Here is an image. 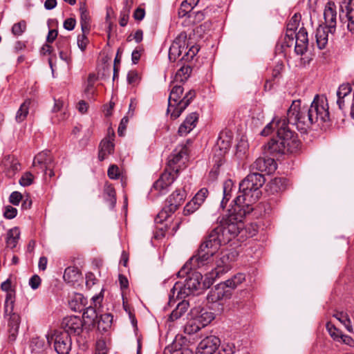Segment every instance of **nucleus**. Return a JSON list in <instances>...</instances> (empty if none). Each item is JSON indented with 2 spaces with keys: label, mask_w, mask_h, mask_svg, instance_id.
Returning <instances> with one entry per match:
<instances>
[{
  "label": "nucleus",
  "mask_w": 354,
  "mask_h": 354,
  "mask_svg": "<svg viewBox=\"0 0 354 354\" xmlns=\"http://www.w3.org/2000/svg\"><path fill=\"white\" fill-rule=\"evenodd\" d=\"M334 317L345 326L348 331H353L352 322L346 313L343 312H337L334 315Z\"/></svg>",
  "instance_id": "41"
},
{
  "label": "nucleus",
  "mask_w": 354,
  "mask_h": 354,
  "mask_svg": "<svg viewBox=\"0 0 354 354\" xmlns=\"http://www.w3.org/2000/svg\"><path fill=\"white\" fill-rule=\"evenodd\" d=\"M217 147L219 148L221 153L220 156L225 153L227 150L230 147V141L229 139L225 140L222 136H220L217 141Z\"/></svg>",
  "instance_id": "50"
},
{
  "label": "nucleus",
  "mask_w": 354,
  "mask_h": 354,
  "mask_svg": "<svg viewBox=\"0 0 354 354\" xmlns=\"http://www.w3.org/2000/svg\"><path fill=\"white\" fill-rule=\"evenodd\" d=\"M87 34L88 33H84L82 32V34L78 35L77 37V46L82 51H84L86 50L88 44V39L86 37Z\"/></svg>",
  "instance_id": "55"
},
{
  "label": "nucleus",
  "mask_w": 354,
  "mask_h": 354,
  "mask_svg": "<svg viewBox=\"0 0 354 354\" xmlns=\"http://www.w3.org/2000/svg\"><path fill=\"white\" fill-rule=\"evenodd\" d=\"M17 209L12 206L6 207L5 212L3 213V216L8 219H12L17 216Z\"/></svg>",
  "instance_id": "62"
},
{
  "label": "nucleus",
  "mask_w": 354,
  "mask_h": 354,
  "mask_svg": "<svg viewBox=\"0 0 354 354\" xmlns=\"http://www.w3.org/2000/svg\"><path fill=\"white\" fill-rule=\"evenodd\" d=\"M265 178L258 172L248 174L239 183V192L234 200V203L241 205L252 207L261 195V187L265 183Z\"/></svg>",
  "instance_id": "2"
},
{
  "label": "nucleus",
  "mask_w": 354,
  "mask_h": 354,
  "mask_svg": "<svg viewBox=\"0 0 354 354\" xmlns=\"http://www.w3.org/2000/svg\"><path fill=\"white\" fill-rule=\"evenodd\" d=\"M97 80V77L94 73H90L88 76L87 81L85 84L84 93L88 96L93 95L95 93L94 86Z\"/></svg>",
  "instance_id": "39"
},
{
  "label": "nucleus",
  "mask_w": 354,
  "mask_h": 354,
  "mask_svg": "<svg viewBox=\"0 0 354 354\" xmlns=\"http://www.w3.org/2000/svg\"><path fill=\"white\" fill-rule=\"evenodd\" d=\"M113 322V316L109 313L101 315L96 319V324L99 330L106 331L111 327Z\"/></svg>",
  "instance_id": "31"
},
{
  "label": "nucleus",
  "mask_w": 354,
  "mask_h": 354,
  "mask_svg": "<svg viewBox=\"0 0 354 354\" xmlns=\"http://www.w3.org/2000/svg\"><path fill=\"white\" fill-rule=\"evenodd\" d=\"M183 93V88L181 86H174L168 100L167 113H171L172 119L178 118L190 102L195 97V91H189L183 99H180Z\"/></svg>",
  "instance_id": "5"
},
{
  "label": "nucleus",
  "mask_w": 354,
  "mask_h": 354,
  "mask_svg": "<svg viewBox=\"0 0 354 354\" xmlns=\"http://www.w3.org/2000/svg\"><path fill=\"white\" fill-rule=\"evenodd\" d=\"M50 344L48 343L46 344L44 339L35 338L32 341V349L35 353H40L48 347Z\"/></svg>",
  "instance_id": "45"
},
{
  "label": "nucleus",
  "mask_w": 354,
  "mask_h": 354,
  "mask_svg": "<svg viewBox=\"0 0 354 354\" xmlns=\"http://www.w3.org/2000/svg\"><path fill=\"white\" fill-rule=\"evenodd\" d=\"M140 77L136 71H130L127 74V81L130 84H136L140 82Z\"/></svg>",
  "instance_id": "59"
},
{
  "label": "nucleus",
  "mask_w": 354,
  "mask_h": 354,
  "mask_svg": "<svg viewBox=\"0 0 354 354\" xmlns=\"http://www.w3.org/2000/svg\"><path fill=\"white\" fill-rule=\"evenodd\" d=\"M269 186L274 192H281L286 187L285 179L281 178H275L270 183Z\"/></svg>",
  "instance_id": "44"
},
{
  "label": "nucleus",
  "mask_w": 354,
  "mask_h": 354,
  "mask_svg": "<svg viewBox=\"0 0 354 354\" xmlns=\"http://www.w3.org/2000/svg\"><path fill=\"white\" fill-rule=\"evenodd\" d=\"M31 104V100H25L20 106L19 109H18L15 120L17 122H21L26 118L28 113H29V109L30 106Z\"/></svg>",
  "instance_id": "37"
},
{
  "label": "nucleus",
  "mask_w": 354,
  "mask_h": 354,
  "mask_svg": "<svg viewBox=\"0 0 354 354\" xmlns=\"http://www.w3.org/2000/svg\"><path fill=\"white\" fill-rule=\"evenodd\" d=\"M201 328H203L198 322H196V319L195 318L190 320L185 326V333L187 334H194L197 333Z\"/></svg>",
  "instance_id": "46"
},
{
  "label": "nucleus",
  "mask_w": 354,
  "mask_h": 354,
  "mask_svg": "<svg viewBox=\"0 0 354 354\" xmlns=\"http://www.w3.org/2000/svg\"><path fill=\"white\" fill-rule=\"evenodd\" d=\"M245 280V274L243 273H238L233 276L231 279L223 282V283L226 286L227 288L234 289L242 283Z\"/></svg>",
  "instance_id": "38"
},
{
  "label": "nucleus",
  "mask_w": 354,
  "mask_h": 354,
  "mask_svg": "<svg viewBox=\"0 0 354 354\" xmlns=\"http://www.w3.org/2000/svg\"><path fill=\"white\" fill-rule=\"evenodd\" d=\"M62 327L64 329L62 332H67L68 335H80L82 330L83 322L77 316L66 317L62 320Z\"/></svg>",
  "instance_id": "16"
},
{
  "label": "nucleus",
  "mask_w": 354,
  "mask_h": 354,
  "mask_svg": "<svg viewBox=\"0 0 354 354\" xmlns=\"http://www.w3.org/2000/svg\"><path fill=\"white\" fill-rule=\"evenodd\" d=\"M326 328L331 337L335 341L340 342V339L343 335L342 331L338 330L336 327H335L333 324L330 323L327 324Z\"/></svg>",
  "instance_id": "47"
},
{
  "label": "nucleus",
  "mask_w": 354,
  "mask_h": 354,
  "mask_svg": "<svg viewBox=\"0 0 354 354\" xmlns=\"http://www.w3.org/2000/svg\"><path fill=\"white\" fill-rule=\"evenodd\" d=\"M208 195V190L206 188L201 189L194 196L193 199L201 206Z\"/></svg>",
  "instance_id": "52"
},
{
  "label": "nucleus",
  "mask_w": 354,
  "mask_h": 354,
  "mask_svg": "<svg viewBox=\"0 0 354 354\" xmlns=\"http://www.w3.org/2000/svg\"><path fill=\"white\" fill-rule=\"evenodd\" d=\"M268 148L271 153H286L283 135L277 133V137L268 143Z\"/></svg>",
  "instance_id": "26"
},
{
  "label": "nucleus",
  "mask_w": 354,
  "mask_h": 354,
  "mask_svg": "<svg viewBox=\"0 0 354 354\" xmlns=\"http://www.w3.org/2000/svg\"><path fill=\"white\" fill-rule=\"evenodd\" d=\"M97 317L95 309L89 306L84 310L82 318L84 319V324H88L89 326H94L96 325V319H97Z\"/></svg>",
  "instance_id": "34"
},
{
  "label": "nucleus",
  "mask_w": 354,
  "mask_h": 354,
  "mask_svg": "<svg viewBox=\"0 0 354 354\" xmlns=\"http://www.w3.org/2000/svg\"><path fill=\"white\" fill-rule=\"evenodd\" d=\"M48 344L54 342V348L58 354H69L72 348V340L67 332L54 330L46 335Z\"/></svg>",
  "instance_id": "9"
},
{
  "label": "nucleus",
  "mask_w": 354,
  "mask_h": 354,
  "mask_svg": "<svg viewBox=\"0 0 354 354\" xmlns=\"http://www.w3.org/2000/svg\"><path fill=\"white\" fill-rule=\"evenodd\" d=\"M26 29V23L25 21H21L18 23L15 24L12 27V33L16 36L19 37L21 35Z\"/></svg>",
  "instance_id": "48"
},
{
  "label": "nucleus",
  "mask_w": 354,
  "mask_h": 354,
  "mask_svg": "<svg viewBox=\"0 0 354 354\" xmlns=\"http://www.w3.org/2000/svg\"><path fill=\"white\" fill-rule=\"evenodd\" d=\"M109 348L104 339H99L96 342L95 354H107Z\"/></svg>",
  "instance_id": "56"
},
{
  "label": "nucleus",
  "mask_w": 354,
  "mask_h": 354,
  "mask_svg": "<svg viewBox=\"0 0 354 354\" xmlns=\"http://www.w3.org/2000/svg\"><path fill=\"white\" fill-rule=\"evenodd\" d=\"M187 159V149L185 147H181L180 150L174 151L169 158L167 169L178 175L181 165L185 164Z\"/></svg>",
  "instance_id": "13"
},
{
  "label": "nucleus",
  "mask_w": 354,
  "mask_h": 354,
  "mask_svg": "<svg viewBox=\"0 0 354 354\" xmlns=\"http://www.w3.org/2000/svg\"><path fill=\"white\" fill-rule=\"evenodd\" d=\"M226 286L223 283H221L214 289H212L207 295V300L209 302L216 303L221 301L224 298H228L230 296L229 290H225Z\"/></svg>",
  "instance_id": "22"
},
{
  "label": "nucleus",
  "mask_w": 354,
  "mask_h": 354,
  "mask_svg": "<svg viewBox=\"0 0 354 354\" xmlns=\"http://www.w3.org/2000/svg\"><path fill=\"white\" fill-rule=\"evenodd\" d=\"M234 257V255L232 252H222L216 257L214 268L205 274V279H204L205 288H209L216 278L231 270Z\"/></svg>",
  "instance_id": "7"
},
{
  "label": "nucleus",
  "mask_w": 354,
  "mask_h": 354,
  "mask_svg": "<svg viewBox=\"0 0 354 354\" xmlns=\"http://www.w3.org/2000/svg\"><path fill=\"white\" fill-rule=\"evenodd\" d=\"M198 120V114L196 112L187 116L184 122L180 125L178 133L180 136H187L195 127Z\"/></svg>",
  "instance_id": "23"
},
{
  "label": "nucleus",
  "mask_w": 354,
  "mask_h": 354,
  "mask_svg": "<svg viewBox=\"0 0 354 354\" xmlns=\"http://www.w3.org/2000/svg\"><path fill=\"white\" fill-rule=\"evenodd\" d=\"M288 124L286 119L279 120L277 123L278 133L283 135L286 153H295L300 148L301 142L294 133L288 129Z\"/></svg>",
  "instance_id": "10"
},
{
  "label": "nucleus",
  "mask_w": 354,
  "mask_h": 354,
  "mask_svg": "<svg viewBox=\"0 0 354 354\" xmlns=\"http://www.w3.org/2000/svg\"><path fill=\"white\" fill-rule=\"evenodd\" d=\"M22 198V195L19 192H13L9 198V201L14 205H18Z\"/></svg>",
  "instance_id": "61"
},
{
  "label": "nucleus",
  "mask_w": 354,
  "mask_h": 354,
  "mask_svg": "<svg viewBox=\"0 0 354 354\" xmlns=\"http://www.w3.org/2000/svg\"><path fill=\"white\" fill-rule=\"evenodd\" d=\"M53 165H54V160L48 151L39 153L35 156L32 163L34 167H39L41 169L50 168Z\"/></svg>",
  "instance_id": "25"
},
{
  "label": "nucleus",
  "mask_w": 354,
  "mask_h": 354,
  "mask_svg": "<svg viewBox=\"0 0 354 354\" xmlns=\"http://www.w3.org/2000/svg\"><path fill=\"white\" fill-rule=\"evenodd\" d=\"M87 304L86 299L80 293L75 294L69 301L71 308L74 311H82Z\"/></svg>",
  "instance_id": "32"
},
{
  "label": "nucleus",
  "mask_w": 354,
  "mask_h": 354,
  "mask_svg": "<svg viewBox=\"0 0 354 354\" xmlns=\"http://www.w3.org/2000/svg\"><path fill=\"white\" fill-rule=\"evenodd\" d=\"M107 174L111 179H118L120 176V170L117 165H112L109 167Z\"/></svg>",
  "instance_id": "58"
},
{
  "label": "nucleus",
  "mask_w": 354,
  "mask_h": 354,
  "mask_svg": "<svg viewBox=\"0 0 354 354\" xmlns=\"http://www.w3.org/2000/svg\"><path fill=\"white\" fill-rule=\"evenodd\" d=\"M308 109L317 126H322L329 122L330 113L326 96L316 95Z\"/></svg>",
  "instance_id": "8"
},
{
  "label": "nucleus",
  "mask_w": 354,
  "mask_h": 354,
  "mask_svg": "<svg viewBox=\"0 0 354 354\" xmlns=\"http://www.w3.org/2000/svg\"><path fill=\"white\" fill-rule=\"evenodd\" d=\"M201 206L192 198L184 207L183 214L185 216L195 212Z\"/></svg>",
  "instance_id": "49"
},
{
  "label": "nucleus",
  "mask_w": 354,
  "mask_h": 354,
  "mask_svg": "<svg viewBox=\"0 0 354 354\" xmlns=\"http://www.w3.org/2000/svg\"><path fill=\"white\" fill-rule=\"evenodd\" d=\"M33 175L30 172H26L21 177L19 184L24 187L30 185L33 182Z\"/></svg>",
  "instance_id": "57"
},
{
  "label": "nucleus",
  "mask_w": 354,
  "mask_h": 354,
  "mask_svg": "<svg viewBox=\"0 0 354 354\" xmlns=\"http://www.w3.org/2000/svg\"><path fill=\"white\" fill-rule=\"evenodd\" d=\"M253 171L271 174L277 169V163L272 158H259L250 166Z\"/></svg>",
  "instance_id": "18"
},
{
  "label": "nucleus",
  "mask_w": 354,
  "mask_h": 354,
  "mask_svg": "<svg viewBox=\"0 0 354 354\" xmlns=\"http://www.w3.org/2000/svg\"><path fill=\"white\" fill-rule=\"evenodd\" d=\"M220 346L218 354H233L235 352V346L232 343H223Z\"/></svg>",
  "instance_id": "53"
},
{
  "label": "nucleus",
  "mask_w": 354,
  "mask_h": 354,
  "mask_svg": "<svg viewBox=\"0 0 354 354\" xmlns=\"http://www.w3.org/2000/svg\"><path fill=\"white\" fill-rule=\"evenodd\" d=\"M129 122V118L127 116H124L120 121V123L118 127V133L120 136H123L124 131L127 128V125Z\"/></svg>",
  "instance_id": "63"
},
{
  "label": "nucleus",
  "mask_w": 354,
  "mask_h": 354,
  "mask_svg": "<svg viewBox=\"0 0 354 354\" xmlns=\"http://www.w3.org/2000/svg\"><path fill=\"white\" fill-rule=\"evenodd\" d=\"M328 33H330L327 26H319L315 33V38L317 47L323 49L326 46L328 41Z\"/></svg>",
  "instance_id": "28"
},
{
  "label": "nucleus",
  "mask_w": 354,
  "mask_h": 354,
  "mask_svg": "<svg viewBox=\"0 0 354 354\" xmlns=\"http://www.w3.org/2000/svg\"><path fill=\"white\" fill-rule=\"evenodd\" d=\"M281 120V119H277L276 118H274V120L272 122H270V123H268L265 127V128L263 129V131H261V135L268 136L270 133L271 129L273 128L274 126L278 130V127L277 125V123L279 120Z\"/></svg>",
  "instance_id": "60"
},
{
  "label": "nucleus",
  "mask_w": 354,
  "mask_h": 354,
  "mask_svg": "<svg viewBox=\"0 0 354 354\" xmlns=\"http://www.w3.org/2000/svg\"><path fill=\"white\" fill-rule=\"evenodd\" d=\"M341 10L346 18L347 29L354 34V0H345L341 5Z\"/></svg>",
  "instance_id": "21"
},
{
  "label": "nucleus",
  "mask_w": 354,
  "mask_h": 354,
  "mask_svg": "<svg viewBox=\"0 0 354 354\" xmlns=\"http://www.w3.org/2000/svg\"><path fill=\"white\" fill-rule=\"evenodd\" d=\"M352 91V87L349 84H343L340 85L337 91V104L340 109L345 106V98L350 95Z\"/></svg>",
  "instance_id": "27"
},
{
  "label": "nucleus",
  "mask_w": 354,
  "mask_h": 354,
  "mask_svg": "<svg viewBox=\"0 0 354 354\" xmlns=\"http://www.w3.org/2000/svg\"><path fill=\"white\" fill-rule=\"evenodd\" d=\"M104 193L106 200L109 202L110 205L113 207L116 202L115 189L111 185L106 184L104 187Z\"/></svg>",
  "instance_id": "43"
},
{
  "label": "nucleus",
  "mask_w": 354,
  "mask_h": 354,
  "mask_svg": "<svg viewBox=\"0 0 354 354\" xmlns=\"http://www.w3.org/2000/svg\"><path fill=\"white\" fill-rule=\"evenodd\" d=\"M20 237V230L17 227L9 230L6 236V245L11 249L15 248Z\"/></svg>",
  "instance_id": "30"
},
{
  "label": "nucleus",
  "mask_w": 354,
  "mask_h": 354,
  "mask_svg": "<svg viewBox=\"0 0 354 354\" xmlns=\"http://www.w3.org/2000/svg\"><path fill=\"white\" fill-rule=\"evenodd\" d=\"M115 138L114 131H111V136L103 139L99 146L98 158L100 161L104 160L114 151L113 140Z\"/></svg>",
  "instance_id": "20"
},
{
  "label": "nucleus",
  "mask_w": 354,
  "mask_h": 354,
  "mask_svg": "<svg viewBox=\"0 0 354 354\" xmlns=\"http://www.w3.org/2000/svg\"><path fill=\"white\" fill-rule=\"evenodd\" d=\"M194 318L196 319V322H198L200 326L203 328L214 319V316L212 312L201 308L200 310L197 311V314L195 315Z\"/></svg>",
  "instance_id": "29"
},
{
  "label": "nucleus",
  "mask_w": 354,
  "mask_h": 354,
  "mask_svg": "<svg viewBox=\"0 0 354 354\" xmlns=\"http://www.w3.org/2000/svg\"><path fill=\"white\" fill-rule=\"evenodd\" d=\"M189 308V303L186 301L180 302L176 308L171 312L169 317L170 322H174L180 318L187 310Z\"/></svg>",
  "instance_id": "33"
},
{
  "label": "nucleus",
  "mask_w": 354,
  "mask_h": 354,
  "mask_svg": "<svg viewBox=\"0 0 354 354\" xmlns=\"http://www.w3.org/2000/svg\"><path fill=\"white\" fill-rule=\"evenodd\" d=\"M15 298V293L14 290L6 292L3 315L8 320V340L10 342H14L16 340L21 320L20 316L13 311Z\"/></svg>",
  "instance_id": "6"
},
{
  "label": "nucleus",
  "mask_w": 354,
  "mask_h": 354,
  "mask_svg": "<svg viewBox=\"0 0 354 354\" xmlns=\"http://www.w3.org/2000/svg\"><path fill=\"white\" fill-rule=\"evenodd\" d=\"M199 51L198 46H192L189 48L188 51L185 52L183 56L180 58V60H185L187 62L192 60Z\"/></svg>",
  "instance_id": "51"
},
{
  "label": "nucleus",
  "mask_w": 354,
  "mask_h": 354,
  "mask_svg": "<svg viewBox=\"0 0 354 354\" xmlns=\"http://www.w3.org/2000/svg\"><path fill=\"white\" fill-rule=\"evenodd\" d=\"M286 122L304 131L316 124L308 106H301L300 100H294L287 111Z\"/></svg>",
  "instance_id": "4"
},
{
  "label": "nucleus",
  "mask_w": 354,
  "mask_h": 354,
  "mask_svg": "<svg viewBox=\"0 0 354 354\" xmlns=\"http://www.w3.org/2000/svg\"><path fill=\"white\" fill-rule=\"evenodd\" d=\"M63 278L68 283H74L80 278V273L77 268L70 266L65 269Z\"/></svg>",
  "instance_id": "36"
},
{
  "label": "nucleus",
  "mask_w": 354,
  "mask_h": 354,
  "mask_svg": "<svg viewBox=\"0 0 354 354\" xmlns=\"http://www.w3.org/2000/svg\"><path fill=\"white\" fill-rule=\"evenodd\" d=\"M308 49V44L295 42V51L297 55H304Z\"/></svg>",
  "instance_id": "64"
},
{
  "label": "nucleus",
  "mask_w": 354,
  "mask_h": 354,
  "mask_svg": "<svg viewBox=\"0 0 354 354\" xmlns=\"http://www.w3.org/2000/svg\"><path fill=\"white\" fill-rule=\"evenodd\" d=\"M203 276L200 272H194L191 274L185 281L184 285V294L187 295L194 293L196 290L207 289L204 287V281L201 283Z\"/></svg>",
  "instance_id": "19"
},
{
  "label": "nucleus",
  "mask_w": 354,
  "mask_h": 354,
  "mask_svg": "<svg viewBox=\"0 0 354 354\" xmlns=\"http://www.w3.org/2000/svg\"><path fill=\"white\" fill-rule=\"evenodd\" d=\"M296 41L308 44V33L305 28H301L295 35Z\"/></svg>",
  "instance_id": "54"
},
{
  "label": "nucleus",
  "mask_w": 354,
  "mask_h": 354,
  "mask_svg": "<svg viewBox=\"0 0 354 354\" xmlns=\"http://www.w3.org/2000/svg\"><path fill=\"white\" fill-rule=\"evenodd\" d=\"M176 177L177 174L166 169L159 178L154 182L151 191H156L157 195L165 194Z\"/></svg>",
  "instance_id": "12"
},
{
  "label": "nucleus",
  "mask_w": 354,
  "mask_h": 354,
  "mask_svg": "<svg viewBox=\"0 0 354 354\" xmlns=\"http://www.w3.org/2000/svg\"><path fill=\"white\" fill-rule=\"evenodd\" d=\"M221 245L215 239L207 236L201 244L197 254L192 257L178 272V277H185L192 269L207 266L212 261V257L219 250Z\"/></svg>",
  "instance_id": "3"
},
{
  "label": "nucleus",
  "mask_w": 354,
  "mask_h": 354,
  "mask_svg": "<svg viewBox=\"0 0 354 354\" xmlns=\"http://www.w3.org/2000/svg\"><path fill=\"white\" fill-rule=\"evenodd\" d=\"M187 36L185 33H180L175 38L169 50V59L175 62L182 54L185 48L188 47L187 44Z\"/></svg>",
  "instance_id": "15"
},
{
  "label": "nucleus",
  "mask_w": 354,
  "mask_h": 354,
  "mask_svg": "<svg viewBox=\"0 0 354 354\" xmlns=\"http://www.w3.org/2000/svg\"><path fill=\"white\" fill-rule=\"evenodd\" d=\"M80 24L82 31L84 33H88L90 31L91 24H90V15L88 10L86 9L84 6H81L80 8Z\"/></svg>",
  "instance_id": "35"
},
{
  "label": "nucleus",
  "mask_w": 354,
  "mask_h": 354,
  "mask_svg": "<svg viewBox=\"0 0 354 354\" xmlns=\"http://www.w3.org/2000/svg\"><path fill=\"white\" fill-rule=\"evenodd\" d=\"M187 197L185 187L176 189L167 198V205L159 213L158 216L167 218L181 205Z\"/></svg>",
  "instance_id": "11"
},
{
  "label": "nucleus",
  "mask_w": 354,
  "mask_h": 354,
  "mask_svg": "<svg viewBox=\"0 0 354 354\" xmlns=\"http://www.w3.org/2000/svg\"><path fill=\"white\" fill-rule=\"evenodd\" d=\"M221 345L220 339L214 335L206 337L197 346L196 354H213Z\"/></svg>",
  "instance_id": "14"
},
{
  "label": "nucleus",
  "mask_w": 354,
  "mask_h": 354,
  "mask_svg": "<svg viewBox=\"0 0 354 354\" xmlns=\"http://www.w3.org/2000/svg\"><path fill=\"white\" fill-rule=\"evenodd\" d=\"M1 166L3 168L8 177H12L17 171L20 170V164L19 161L11 156H6L2 162Z\"/></svg>",
  "instance_id": "24"
},
{
  "label": "nucleus",
  "mask_w": 354,
  "mask_h": 354,
  "mask_svg": "<svg viewBox=\"0 0 354 354\" xmlns=\"http://www.w3.org/2000/svg\"><path fill=\"white\" fill-rule=\"evenodd\" d=\"M192 73V68L189 66H183L178 69L175 75V80L176 82H185Z\"/></svg>",
  "instance_id": "40"
},
{
  "label": "nucleus",
  "mask_w": 354,
  "mask_h": 354,
  "mask_svg": "<svg viewBox=\"0 0 354 354\" xmlns=\"http://www.w3.org/2000/svg\"><path fill=\"white\" fill-rule=\"evenodd\" d=\"M232 180H227L224 183L223 186V198L221 203V207L224 209L227 202L232 196Z\"/></svg>",
  "instance_id": "42"
},
{
  "label": "nucleus",
  "mask_w": 354,
  "mask_h": 354,
  "mask_svg": "<svg viewBox=\"0 0 354 354\" xmlns=\"http://www.w3.org/2000/svg\"><path fill=\"white\" fill-rule=\"evenodd\" d=\"M334 2L329 1L326 3L324 11V17L326 26L330 34L333 35L336 30L337 10Z\"/></svg>",
  "instance_id": "17"
},
{
  "label": "nucleus",
  "mask_w": 354,
  "mask_h": 354,
  "mask_svg": "<svg viewBox=\"0 0 354 354\" xmlns=\"http://www.w3.org/2000/svg\"><path fill=\"white\" fill-rule=\"evenodd\" d=\"M253 210V207L239 205L234 203L230 213L224 221L212 229L209 233L210 238L215 239L221 246L229 243L236 237L243 228V218Z\"/></svg>",
  "instance_id": "1"
}]
</instances>
